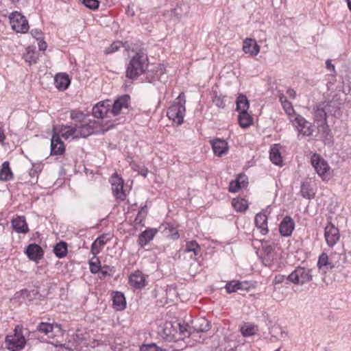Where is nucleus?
I'll use <instances>...</instances> for the list:
<instances>
[{
  "label": "nucleus",
  "mask_w": 351,
  "mask_h": 351,
  "mask_svg": "<svg viewBox=\"0 0 351 351\" xmlns=\"http://www.w3.org/2000/svg\"><path fill=\"white\" fill-rule=\"evenodd\" d=\"M70 117L73 123L71 125H62L60 128V132L64 138H86L97 133L98 122L87 119L83 112L72 110L70 112Z\"/></svg>",
  "instance_id": "1"
},
{
  "label": "nucleus",
  "mask_w": 351,
  "mask_h": 351,
  "mask_svg": "<svg viewBox=\"0 0 351 351\" xmlns=\"http://www.w3.org/2000/svg\"><path fill=\"white\" fill-rule=\"evenodd\" d=\"M149 60L147 55L139 51L130 60L126 69V77L135 80L144 73L148 66Z\"/></svg>",
  "instance_id": "2"
},
{
  "label": "nucleus",
  "mask_w": 351,
  "mask_h": 351,
  "mask_svg": "<svg viewBox=\"0 0 351 351\" xmlns=\"http://www.w3.org/2000/svg\"><path fill=\"white\" fill-rule=\"evenodd\" d=\"M185 104V95L184 93H181L167 112L168 118L178 125L184 121L186 111Z\"/></svg>",
  "instance_id": "3"
},
{
  "label": "nucleus",
  "mask_w": 351,
  "mask_h": 351,
  "mask_svg": "<svg viewBox=\"0 0 351 351\" xmlns=\"http://www.w3.org/2000/svg\"><path fill=\"white\" fill-rule=\"evenodd\" d=\"M186 327L180 324L173 325L172 322H166L164 325L162 335L168 341H177L186 337Z\"/></svg>",
  "instance_id": "4"
},
{
  "label": "nucleus",
  "mask_w": 351,
  "mask_h": 351,
  "mask_svg": "<svg viewBox=\"0 0 351 351\" xmlns=\"http://www.w3.org/2000/svg\"><path fill=\"white\" fill-rule=\"evenodd\" d=\"M313 269L298 266L287 276V281L295 285H304L312 281L313 278Z\"/></svg>",
  "instance_id": "5"
},
{
  "label": "nucleus",
  "mask_w": 351,
  "mask_h": 351,
  "mask_svg": "<svg viewBox=\"0 0 351 351\" xmlns=\"http://www.w3.org/2000/svg\"><path fill=\"white\" fill-rule=\"evenodd\" d=\"M24 329L22 326H16L14 334L8 335L5 338L6 348L10 351H18L22 350L26 343Z\"/></svg>",
  "instance_id": "6"
},
{
  "label": "nucleus",
  "mask_w": 351,
  "mask_h": 351,
  "mask_svg": "<svg viewBox=\"0 0 351 351\" xmlns=\"http://www.w3.org/2000/svg\"><path fill=\"white\" fill-rule=\"evenodd\" d=\"M298 132V138L301 139L304 137H311L314 132V125L312 123L307 121L300 114L295 116L291 121Z\"/></svg>",
  "instance_id": "7"
},
{
  "label": "nucleus",
  "mask_w": 351,
  "mask_h": 351,
  "mask_svg": "<svg viewBox=\"0 0 351 351\" xmlns=\"http://www.w3.org/2000/svg\"><path fill=\"white\" fill-rule=\"evenodd\" d=\"M314 121L317 124V127L322 128L324 133L328 134L329 131L327 124V112L323 102H321L313 107Z\"/></svg>",
  "instance_id": "8"
},
{
  "label": "nucleus",
  "mask_w": 351,
  "mask_h": 351,
  "mask_svg": "<svg viewBox=\"0 0 351 351\" xmlns=\"http://www.w3.org/2000/svg\"><path fill=\"white\" fill-rule=\"evenodd\" d=\"M12 28L18 33H25L29 29L28 21L19 12H13L9 16Z\"/></svg>",
  "instance_id": "9"
},
{
  "label": "nucleus",
  "mask_w": 351,
  "mask_h": 351,
  "mask_svg": "<svg viewBox=\"0 0 351 351\" xmlns=\"http://www.w3.org/2000/svg\"><path fill=\"white\" fill-rule=\"evenodd\" d=\"M186 327V337L195 338L198 335V333H202L208 331L210 329V323L204 318H200L195 322H193V326H190L188 324H184Z\"/></svg>",
  "instance_id": "10"
},
{
  "label": "nucleus",
  "mask_w": 351,
  "mask_h": 351,
  "mask_svg": "<svg viewBox=\"0 0 351 351\" xmlns=\"http://www.w3.org/2000/svg\"><path fill=\"white\" fill-rule=\"evenodd\" d=\"M311 162L317 173L322 179H326L328 176V173L330 169V167L328 162L318 154H314L311 156Z\"/></svg>",
  "instance_id": "11"
},
{
  "label": "nucleus",
  "mask_w": 351,
  "mask_h": 351,
  "mask_svg": "<svg viewBox=\"0 0 351 351\" xmlns=\"http://www.w3.org/2000/svg\"><path fill=\"white\" fill-rule=\"evenodd\" d=\"M324 238L329 247H333L340 239V232L334 224L329 222L324 228Z\"/></svg>",
  "instance_id": "12"
},
{
  "label": "nucleus",
  "mask_w": 351,
  "mask_h": 351,
  "mask_svg": "<svg viewBox=\"0 0 351 351\" xmlns=\"http://www.w3.org/2000/svg\"><path fill=\"white\" fill-rule=\"evenodd\" d=\"M328 115L339 117L341 115V106L344 104V99L335 95L330 101L323 102Z\"/></svg>",
  "instance_id": "13"
},
{
  "label": "nucleus",
  "mask_w": 351,
  "mask_h": 351,
  "mask_svg": "<svg viewBox=\"0 0 351 351\" xmlns=\"http://www.w3.org/2000/svg\"><path fill=\"white\" fill-rule=\"evenodd\" d=\"M112 190L116 199L123 201L125 199V193L123 191V180L117 174H114L110 178Z\"/></svg>",
  "instance_id": "14"
},
{
  "label": "nucleus",
  "mask_w": 351,
  "mask_h": 351,
  "mask_svg": "<svg viewBox=\"0 0 351 351\" xmlns=\"http://www.w3.org/2000/svg\"><path fill=\"white\" fill-rule=\"evenodd\" d=\"M165 66L162 64H158L145 73V78L149 83L161 80L162 76L165 73Z\"/></svg>",
  "instance_id": "15"
},
{
  "label": "nucleus",
  "mask_w": 351,
  "mask_h": 351,
  "mask_svg": "<svg viewBox=\"0 0 351 351\" xmlns=\"http://www.w3.org/2000/svg\"><path fill=\"white\" fill-rule=\"evenodd\" d=\"M130 101V97L128 95H123L114 100L110 109V113L114 116L120 114L123 108H128Z\"/></svg>",
  "instance_id": "16"
},
{
  "label": "nucleus",
  "mask_w": 351,
  "mask_h": 351,
  "mask_svg": "<svg viewBox=\"0 0 351 351\" xmlns=\"http://www.w3.org/2000/svg\"><path fill=\"white\" fill-rule=\"evenodd\" d=\"M65 152V145L59 134L54 133L51 139V155H62Z\"/></svg>",
  "instance_id": "17"
},
{
  "label": "nucleus",
  "mask_w": 351,
  "mask_h": 351,
  "mask_svg": "<svg viewBox=\"0 0 351 351\" xmlns=\"http://www.w3.org/2000/svg\"><path fill=\"white\" fill-rule=\"evenodd\" d=\"M109 100L100 101L95 105L92 110L93 115L97 119H104L110 112Z\"/></svg>",
  "instance_id": "18"
},
{
  "label": "nucleus",
  "mask_w": 351,
  "mask_h": 351,
  "mask_svg": "<svg viewBox=\"0 0 351 351\" xmlns=\"http://www.w3.org/2000/svg\"><path fill=\"white\" fill-rule=\"evenodd\" d=\"M261 258L265 266L271 267L274 261L276 259L274 248L270 245H263Z\"/></svg>",
  "instance_id": "19"
},
{
  "label": "nucleus",
  "mask_w": 351,
  "mask_h": 351,
  "mask_svg": "<svg viewBox=\"0 0 351 351\" xmlns=\"http://www.w3.org/2000/svg\"><path fill=\"white\" fill-rule=\"evenodd\" d=\"M27 257L34 261L38 262L43 256V250L40 245L32 243L27 245L25 250Z\"/></svg>",
  "instance_id": "20"
},
{
  "label": "nucleus",
  "mask_w": 351,
  "mask_h": 351,
  "mask_svg": "<svg viewBox=\"0 0 351 351\" xmlns=\"http://www.w3.org/2000/svg\"><path fill=\"white\" fill-rule=\"evenodd\" d=\"M158 230L156 228H148L139 234L137 240L138 245L141 247H144L149 242L153 240Z\"/></svg>",
  "instance_id": "21"
},
{
  "label": "nucleus",
  "mask_w": 351,
  "mask_h": 351,
  "mask_svg": "<svg viewBox=\"0 0 351 351\" xmlns=\"http://www.w3.org/2000/svg\"><path fill=\"white\" fill-rule=\"evenodd\" d=\"M295 223L293 219L289 216H286L280 224V233L284 237L291 236L294 230Z\"/></svg>",
  "instance_id": "22"
},
{
  "label": "nucleus",
  "mask_w": 351,
  "mask_h": 351,
  "mask_svg": "<svg viewBox=\"0 0 351 351\" xmlns=\"http://www.w3.org/2000/svg\"><path fill=\"white\" fill-rule=\"evenodd\" d=\"M211 145L214 154L217 156H222L228 151L227 142L223 139L216 138L211 141Z\"/></svg>",
  "instance_id": "23"
},
{
  "label": "nucleus",
  "mask_w": 351,
  "mask_h": 351,
  "mask_svg": "<svg viewBox=\"0 0 351 351\" xmlns=\"http://www.w3.org/2000/svg\"><path fill=\"white\" fill-rule=\"evenodd\" d=\"M254 222L256 227L260 230L263 235L267 234V216L265 211H262L256 215Z\"/></svg>",
  "instance_id": "24"
},
{
  "label": "nucleus",
  "mask_w": 351,
  "mask_h": 351,
  "mask_svg": "<svg viewBox=\"0 0 351 351\" xmlns=\"http://www.w3.org/2000/svg\"><path fill=\"white\" fill-rule=\"evenodd\" d=\"M12 226L14 230L18 233H27L29 228L24 216H18L12 220Z\"/></svg>",
  "instance_id": "25"
},
{
  "label": "nucleus",
  "mask_w": 351,
  "mask_h": 351,
  "mask_svg": "<svg viewBox=\"0 0 351 351\" xmlns=\"http://www.w3.org/2000/svg\"><path fill=\"white\" fill-rule=\"evenodd\" d=\"M243 50L245 53H250L251 56H256L260 51V47L256 40L246 38L243 40Z\"/></svg>",
  "instance_id": "26"
},
{
  "label": "nucleus",
  "mask_w": 351,
  "mask_h": 351,
  "mask_svg": "<svg viewBox=\"0 0 351 351\" xmlns=\"http://www.w3.org/2000/svg\"><path fill=\"white\" fill-rule=\"evenodd\" d=\"M55 328L58 330H61L60 326L56 323L40 322L36 327L37 331L47 335L49 337H52L54 335L53 330Z\"/></svg>",
  "instance_id": "27"
},
{
  "label": "nucleus",
  "mask_w": 351,
  "mask_h": 351,
  "mask_svg": "<svg viewBox=\"0 0 351 351\" xmlns=\"http://www.w3.org/2000/svg\"><path fill=\"white\" fill-rule=\"evenodd\" d=\"M70 82L71 80L69 75L66 73H58L54 77L55 86L59 90H66L69 87Z\"/></svg>",
  "instance_id": "28"
},
{
  "label": "nucleus",
  "mask_w": 351,
  "mask_h": 351,
  "mask_svg": "<svg viewBox=\"0 0 351 351\" xmlns=\"http://www.w3.org/2000/svg\"><path fill=\"white\" fill-rule=\"evenodd\" d=\"M145 282V278L143 274L139 271H134L129 277L130 285L136 289H140L144 287Z\"/></svg>",
  "instance_id": "29"
},
{
  "label": "nucleus",
  "mask_w": 351,
  "mask_h": 351,
  "mask_svg": "<svg viewBox=\"0 0 351 351\" xmlns=\"http://www.w3.org/2000/svg\"><path fill=\"white\" fill-rule=\"evenodd\" d=\"M317 265L319 269L324 274H326L328 270L334 267V265L328 261V256L326 253H322L319 256Z\"/></svg>",
  "instance_id": "30"
},
{
  "label": "nucleus",
  "mask_w": 351,
  "mask_h": 351,
  "mask_svg": "<svg viewBox=\"0 0 351 351\" xmlns=\"http://www.w3.org/2000/svg\"><path fill=\"white\" fill-rule=\"evenodd\" d=\"M114 308L117 311H122L125 308L126 301L123 293L116 291L112 296Z\"/></svg>",
  "instance_id": "31"
},
{
  "label": "nucleus",
  "mask_w": 351,
  "mask_h": 351,
  "mask_svg": "<svg viewBox=\"0 0 351 351\" xmlns=\"http://www.w3.org/2000/svg\"><path fill=\"white\" fill-rule=\"evenodd\" d=\"M184 252H193V256H191V258L196 259V256L200 254L201 247L196 241H189L186 243L185 248L184 249Z\"/></svg>",
  "instance_id": "32"
},
{
  "label": "nucleus",
  "mask_w": 351,
  "mask_h": 351,
  "mask_svg": "<svg viewBox=\"0 0 351 351\" xmlns=\"http://www.w3.org/2000/svg\"><path fill=\"white\" fill-rule=\"evenodd\" d=\"M280 101L282 104V108L288 115L290 121H292V119H294L295 116L298 114L295 112L292 104L284 96H281L280 97Z\"/></svg>",
  "instance_id": "33"
},
{
  "label": "nucleus",
  "mask_w": 351,
  "mask_h": 351,
  "mask_svg": "<svg viewBox=\"0 0 351 351\" xmlns=\"http://www.w3.org/2000/svg\"><path fill=\"white\" fill-rule=\"evenodd\" d=\"M301 195L306 199H311L314 198L315 193L311 186L310 182L306 181L301 184L300 186Z\"/></svg>",
  "instance_id": "34"
},
{
  "label": "nucleus",
  "mask_w": 351,
  "mask_h": 351,
  "mask_svg": "<svg viewBox=\"0 0 351 351\" xmlns=\"http://www.w3.org/2000/svg\"><path fill=\"white\" fill-rule=\"evenodd\" d=\"M13 178V173L10 168V163L8 161H5L1 166L0 170V180L3 181H8Z\"/></svg>",
  "instance_id": "35"
},
{
  "label": "nucleus",
  "mask_w": 351,
  "mask_h": 351,
  "mask_svg": "<svg viewBox=\"0 0 351 351\" xmlns=\"http://www.w3.org/2000/svg\"><path fill=\"white\" fill-rule=\"evenodd\" d=\"M269 158L272 163L277 166H282L283 162L279 149L275 145L269 152Z\"/></svg>",
  "instance_id": "36"
},
{
  "label": "nucleus",
  "mask_w": 351,
  "mask_h": 351,
  "mask_svg": "<svg viewBox=\"0 0 351 351\" xmlns=\"http://www.w3.org/2000/svg\"><path fill=\"white\" fill-rule=\"evenodd\" d=\"M258 331V326L250 323H245L240 328V332L243 337H251L256 335Z\"/></svg>",
  "instance_id": "37"
},
{
  "label": "nucleus",
  "mask_w": 351,
  "mask_h": 351,
  "mask_svg": "<svg viewBox=\"0 0 351 351\" xmlns=\"http://www.w3.org/2000/svg\"><path fill=\"white\" fill-rule=\"evenodd\" d=\"M53 252L58 258H62L67 254V244L64 241H60L53 247Z\"/></svg>",
  "instance_id": "38"
},
{
  "label": "nucleus",
  "mask_w": 351,
  "mask_h": 351,
  "mask_svg": "<svg viewBox=\"0 0 351 351\" xmlns=\"http://www.w3.org/2000/svg\"><path fill=\"white\" fill-rule=\"evenodd\" d=\"M239 125L243 128H248L252 124V117L247 112H241L238 116Z\"/></svg>",
  "instance_id": "39"
},
{
  "label": "nucleus",
  "mask_w": 351,
  "mask_h": 351,
  "mask_svg": "<svg viewBox=\"0 0 351 351\" xmlns=\"http://www.w3.org/2000/svg\"><path fill=\"white\" fill-rule=\"evenodd\" d=\"M249 108V102L247 97L244 95H240L237 99V110L241 112H247Z\"/></svg>",
  "instance_id": "40"
},
{
  "label": "nucleus",
  "mask_w": 351,
  "mask_h": 351,
  "mask_svg": "<svg viewBox=\"0 0 351 351\" xmlns=\"http://www.w3.org/2000/svg\"><path fill=\"white\" fill-rule=\"evenodd\" d=\"M225 289L228 293H234L244 289L243 283L238 280H232L226 285Z\"/></svg>",
  "instance_id": "41"
},
{
  "label": "nucleus",
  "mask_w": 351,
  "mask_h": 351,
  "mask_svg": "<svg viewBox=\"0 0 351 351\" xmlns=\"http://www.w3.org/2000/svg\"><path fill=\"white\" fill-rule=\"evenodd\" d=\"M233 208L238 212H244L247 208L248 205L245 199H234L232 202Z\"/></svg>",
  "instance_id": "42"
},
{
  "label": "nucleus",
  "mask_w": 351,
  "mask_h": 351,
  "mask_svg": "<svg viewBox=\"0 0 351 351\" xmlns=\"http://www.w3.org/2000/svg\"><path fill=\"white\" fill-rule=\"evenodd\" d=\"M241 179H245V176L244 175H240L237 179L235 180H232L230 182L228 191L230 193H236L241 188Z\"/></svg>",
  "instance_id": "43"
},
{
  "label": "nucleus",
  "mask_w": 351,
  "mask_h": 351,
  "mask_svg": "<svg viewBox=\"0 0 351 351\" xmlns=\"http://www.w3.org/2000/svg\"><path fill=\"white\" fill-rule=\"evenodd\" d=\"M147 206H144L141 208L134 219L135 225H143V222L147 215Z\"/></svg>",
  "instance_id": "44"
},
{
  "label": "nucleus",
  "mask_w": 351,
  "mask_h": 351,
  "mask_svg": "<svg viewBox=\"0 0 351 351\" xmlns=\"http://www.w3.org/2000/svg\"><path fill=\"white\" fill-rule=\"evenodd\" d=\"M140 351H167L159 347L155 343L144 344L140 347Z\"/></svg>",
  "instance_id": "45"
},
{
  "label": "nucleus",
  "mask_w": 351,
  "mask_h": 351,
  "mask_svg": "<svg viewBox=\"0 0 351 351\" xmlns=\"http://www.w3.org/2000/svg\"><path fill=\"white\" fill-rule=\"evenodd\" d=\"M122 46V43L119 41L113 42L108 48L106 49L105 53L106 54L112 53L117 51Z\"/></svg>",
  "instance_id": "46"
},
{
  "label": "nucleus",
  "mask_w": 351,
  "mask_h": 351,
  "mask_svg": "<svg viewBox=\"0 0 351 351\" xmlns=\"http://www.w3.org/2000/svg\"><path fill=\"white\" fill-rule=\"evenodd\" d=\"M82 3L90 10H96L98 8L99 2L98 0H82Z\"/></svg>",
  "instance_id": "47"
},
{
  "label": "nucleus",
  "mask_w": 351,
  "mask_h": 351,
  "mask_svg": "<svg viewBox=\"0 0 351 351\" xmlns=\"http://www.w3.org/2000/svg\"><path fill=\"white\" fill-rule=\"evenodd\" d=\"M213 102L220 108H223L226 106L224 98L217 94L213 97Z\"/></svg>",
  "instance_id": "48"
},
{
  "label": "nucleus",
  "mask_w": 351,
  "mask_h": 351,
  "mask_svg": "<svg viewBox=\"0 0 351 351\" xmlns=\"http://www.w3.org/2000/svg\"><path fill=\"white\" fill-rule=\"evenodd\" d=\"M100 261L98 258H96V261L90 262V270L93 274H97L100 271Z\"/></svg>",
  "instance_id": "49"
},
{
  "label": "nucleus",
  "mask_w": 351,
  "mask_h": 351,
  "mask_svg": "<svg viewBox=\"0 0 351 351\" xmlns=\"http://www.w3.org/2000/svg\"><path fill=\"white\" fill-rule=\"evenodd\" d=\"M287 276H286L285 275H281V274L276 275L272 281V284L274 285H277L281 284L285 281H286V283L287 284L288 281H287Z\"/></svg>",
  "instance_id": "50"
},
{
  "label": "nucleus",
  "mask_w": 351,
  "mask_h": 351,
  "mask_svg": "<svg viewBox=\"0 0 351 351\" xmlns=\"http://www.w3.org/2000/svg\"><path fill=\"white\" fill-rule=\"evenodd\" d=\"M31 34L34 38H35L37 40H40L43 39V33L38 29H33L31 31Z\"/></svg>",
  "instance_id": "51"
},
{
  "label": "nucleus",
  "mask_w": 351,
  "mask_h": 351,
  "mask_svg": "<svg viewBox=\"0 0 351 351\" xmlns=\"http://www.w3.org/2000/svg\"><path fill=\"white\" fill-rule=\"evenodd\" d=\"M102 247L98 245L95 242H93L91 245V252L94 255H97L101 251Z\"/></svg>",
  "instance_id": "52"
},
{
  "label": "nucleus",
  "mask_w": 351,
  "mask_h": 351,
  "mask_svg": "<svg viewBox=\"0 0 351 351\" xmlns=\"http://www.w3.org/2000/svg\"><path fill=\"white\" fill-rule=\"evenodd\" d=\"M94 242H95L101 247H103V246L106 243V241L105 240V236H99L96 239V240Z\"/></svg>",
  "instance_id": "53"
},
{
  "label": "nucleus",
  "mask_w": 351,
  "mask_h": 351,
  "mask_svg": "<svg viewBox=\"0 0 351 351\" xmlns=\"http://www.w3.org/2000/svg\"><path fill=\"white\" fill-rule=\"evenodd\" d=\"M47 45L46 42L43 40V39L40 40L38 43V48L40 51H45L47 49Z\"/></svg>",
  "instance_id": "54"
},
{
  "label": "nucleus",
  "mask_w": 351,
  "mask_h": 351,
  "mask_svg": "<svg viewBox=\"0 0 351 351\" xmlns=\"http://www.w3.org/2000/svg\"><path fill=\"white\" fill-rule=\"evenodd\" d=\"M287 94L292 99H295L296 97V92L293 88H288Z\"/></svg>",
  "instance_id": "55"
},
{
  "label": "nucleus",
  "mask_w": 351,
  "mask_h": 351,
  "mask_svg": "<svg viewBox=\"0 0 351 351\" xmlns=\"http://www.w3.org/2000/svg\"><path fill=\"white\" fill-rule=\"evenodd\" d=\"M191 339L197 343H203L205 339V337H204V336H202V335H200V333H198V335L196 336V337L191 338Z\"/></svg>",
  "instance_id": "56"
},
{
  "label": "nucleus",
  "mask_w": 351,
  "mask_h": 351,
  "mask_svg": "<svg viewBox=\"0 0 351 351\" xmlns=\"http://www.w3.org/2000/svg\"><path fill=\"white\" fill-rule=\"evenodd\" d=\"M326 66L330 71L335 70V66L332 64L331 60L329 59L326 61Z\"/></svg>",
  "instance_id": "57"
},
{
  "label": "nucleus",
  "mask_w": 351,
  "mask_h": 351,
  "mask_svg": "<svg viewBox=\"0 0 351 351\" xmlns=\"http://www.w3.org/2000/svg\"><path fill=\"white\" fill-rule=\"evenodd\" d=\"M5 138L3 130L2 129L1 125H0V142L3 143L4 141V139Z\"/></svg>",
  "instance_id": "58"
},
{
  "label": "nucleus",
  "mask_w": 351,
  "mask_h": 351,
  "mask_svg": "<svg viewBox=\"0 0 351 351\" xmlns=\"http://www.w3.org/2000/svg\"><path fill=\"white\" fill-rule=\"evenodd\" d=\"M148 170L145 168L141 169V170L139 171V174L145 178L147 175Z\"/></svg>",
  "instance_id": "59"
},
{
  "label": "nucleus",
  "mask_w": 351,
  "mask_h": 351,
  "mask_svg": "<svg viewBox=\"0 0 351 351\" xmlns=\"http://www.w3.org/2000/svg\"><path fill=\"white\" fill-rule=\"evenodd\" d=\"M126 14L129 16H134V11L133 10V9L130 8V6H128V10L126 12Z\"/></svg>",
  "instance_id": "60"
},
{
  "label": "nucleus",
  "mask_w": 351,
  "mask_h": 351,
  "mask_svg": "<svg viewBox=\"0 0 351 351\" xmlns=\"http://www.w3.org/2000/svg\"><path fill=\"white\" fill-rule=\"evenodd\" d=\"M247 178L246 176H245V179L241 180V187H244L245 186V184H247Z\"/></svg>",
  "instance_id": "61"
},
{
  "label": "nucleus",
  "mask_w": 351,
  "mask_h": 351,
  "mask_svg": "<svg viewBox=\"0 0 351 351\" xmlns=\"http://www.w3.org/2000/svg\"><path fill=\"white\" fill-rule=\"evenodd\" d=\"M101 274H102L103 276H109V274L107 271L101 270Z\"/></svg>",
  "instance_id": "62"
},
{
  "label": "nucleus",
  "mask_w": 351,
  "mask_h": 351,
  "mask_svg": "<svg viewBox=\"0 0 351 351\" xmlns=\"http://www.w3.org/2000/svg\"><path fill=\"white\" fill-rule=\"evenodd\" d=\"M26 61H29V62H32V61H33L34 62H35V60H32V56L27 57Z\"/></svg>",
  "instance_id": "63"
},
{
  "label": "nucleus",
  "mask_w": 351,
  "mask_h": 351,
  "mask_svg": "<svg viewBox=\"0 0 351 351\" xmlns=\"http://www.w3.org/2000/svg\"><path fill=\"white\" fill-rule=\"evenodd\" d=\"M347 1V3H348V8L351 12V0H346Z\"/></svg>",
  "instance_id": "64"
}]
</instances>
